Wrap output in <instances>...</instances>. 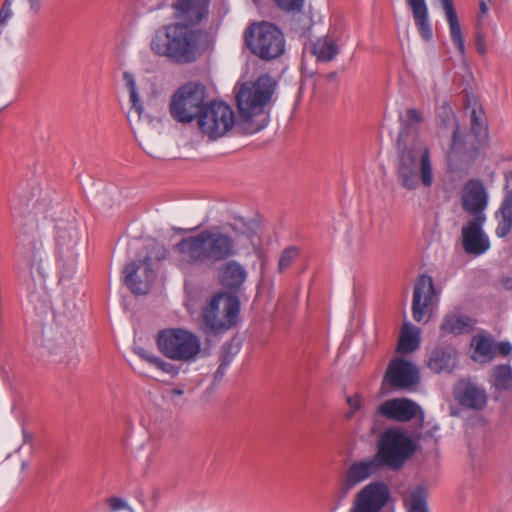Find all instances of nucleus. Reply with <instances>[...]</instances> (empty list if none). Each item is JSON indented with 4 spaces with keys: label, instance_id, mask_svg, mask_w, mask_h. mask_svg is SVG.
Listing matches in <instances>:
<instances>
[{
    "label": "nucleus",
    "instance_id": "423d86ee",
    "mask_svg": "<svg viewBox=\"0 0 512 512\" xmlns=\"http://www.w3.org/2000/svg\"><path fill=\"white\" fill-rule=\"evenodd\" d=\"M156 342L160 352L174 361L194 362L201 353L200 338L182 328H167L159 331Z\"/></svg>",
    "mask_w": 512,
    "mask_h": 512
},
{
    "label": "nucleus",
    "instance_id": "f257e3e1",
    "mask_svg": "<svg viewBox=\"0 0 512 512\" xmlns=\"http://www.w3.org/2000/svg\"><path fill=\"white\" fill-rule=\"evenodd\" d=\"M256 224L242 218L226 227L210 228L181 239L173 246L177 265L182 270L212 266L238 253V248L255 245Z\"/></svg>",
    "mask_w": 512,
    "mask_h": 512
},
{
    "label": "nucleus",
    "instance_id": "7ed1b4c3",
    "mask_svg": "<svg viewBox=\"0 0 512 512\" xmlns=\"http://www.w3.org/2000/svg\"><path fill=\"white\" fill-rule=\"evenodd\" d=\"M397 178L407 190H416L423 185L430 188L434 183V168L429 146L415 140L400 150L397 162Z\"/></svg>",
    "mask_w": 512,
    "mask_h": 512
},
{
    "label": "nucleus",
    "instance_id": "0eeeda50",
    "mask_svg": "<svg viewBox=\"0 0 512 512\" xmlns=\"http://www.w3.org/2000/svg\"><path fill=\"white\" fill-rule=\"evenodd\" d=\"M416 451L415 442L399 429H388L380 436L374 457L381 468L401 469Z\"/></svg>",
    "mask_w": 512,
    "mask_h": 512
},
{
    "label": "nucleus",
    "instance_id": "37998d69",
    "mask_svg": "<svg viewBox=\"0 0 512 512\" xmlns=\"http://www.w3.org/2000/svg\"><path fill=\"white\" fill-rule=\"evenodd\" d=\"M28 4L27 13L31 18L38 17L44 8V0H26Z\"/></svg>",
    "mask_w": 512,
    "mask_h": 512
},
{
    "label": "nucleus",
    "instance_id": "5fc2aeb1",
    "mask_svg": "<svg viewBox=\"0 0 512 512\" xmlns=\"http://www.w3.org/2000/svg\"><path fill=\"white\" fill-rule=\"evenodd\" d=\"M266 125H267V123H264V124H262V125H259L257 128L253 129V130H252V132L259 131V130H261L262 128H264Z\"/></svg>",
    "mask_w": 512,
    "mask_h": 512
},
{
    "label": "nucleus",
    "instance_id": "6ab92c4d",
    "mask_svg": "<svg viewBox=\"0 0 512 512\" xmlns=\"http://www.w3.org/2000/svg\"><path fill=\"white\" fill-rule=\"evenodd\" d=\"M377 413L392 421L409 422L418 415L423 420L424 413L421 407L407 398H394L382 402L377 408Z\"/></svg>",
    "mask_w": 512,
    "mask_h": 512
},
{
    "label": "nucleus",
    "instance_id": "6e6552de",
    "mask_svg": "<svg viewBox=\"0 0 512 512\" xmlns=\"http://www.w3.org/2000/svg\"><path fill=\"white\" fill-rule=\"evenodd\" d=\"M275 86L274 80L268 75L236 86L235 98L242 118L248 120L262 114L274 93Z\"/></svg>",
    "mask_w": 512,
    "mask_h": 512
},
{
    "label": "nucleus",
    "instance_id": "9d476101",
    "mask_svg": "<svg viewBox=\"0 0 512 512\" xmlns=\"http://www.w3.org/2000/svg\"><path fill=\"white\" fill-rule=\"evenodd\" d=\"M206 97L205 87L196 82H189L181 86L173 95L169 110L171 116L180 123H190L199 118L204 107Z\"/></svg>",
    "mask_w": 512,
    "mask_h": 512
},
{
    "label": "nucleus",
    "instance_id": "a878e982",
    "mask_svg": "<svg viewBox=\"0 0 512 512\" xmlns=\"http://www.w3.org/2000/svg\"><path fill=\"white\" fill-rule=\"evenodd\" d=\"M443 10L445 12L446 20L449 25V33L454 47L459 52L460 56L464 59L466 55V47L463 37L462 28L458 20L456 10L453 6L452 0H440Z\"/></svg>",
    "mask_w": 512,
    "mask_h": 512
},
{
    "label": "nucleus",
    "instance_id": "c9c22d12",
    "mask_svg": "<svg viewBox=\"0 0 512 512\" xmlns=\"http://www.w3.org/2000/svg\"><path fill=\"white\" fill-rule=\"evenodd\" d=\"M105 504L108 506V512H118L121 510H127L128 512H135L134 509L128 504V502L121 497L112 496L105 500Z\"/></svg>",
    "mask_w": 512,
    "mask_h": 512
},
{
    "label": "nucleus",
    "instance_id": "7c9ffc66",
    "mask_svg": "<svg viewBox=\"0 0 512 512\" xmlns=\"http://www.w3.org/2000/svg\"><path fill=\"white\" fill-rule=\"evenodd\" d=\"M312 51L318 61L329 62L338 55L339 47L332 38L322 37L315 41Z\"/></svg>",
    "mask_w": 512,
    "mask_h": 512
},
{
    "label": "nucleus",
    "instance_id": "f704fd0d",
    "mask_svg": "<svg viewBox=\"0 0 512 512\" xmlns=\"http://www.w3.org/2000/svg\"><path fill=\"white\" fill-rule=\"evenodd\" d=\"M346 403L349 407L346 412V418L352 419L364 408V400L362 395L355 393L346 397Z\"/></svg>",
    "mask_w": 512,
    "mask_h": 512
},
{
    "label": "nucleus",
    "instance_id": "4be33fe9",
    "mask_svg": "<svg viewBox=\"0 0 512 512\" xmlns=\"http://www.w3.org/2000/svg\"><path fill=\"white\" fill-rule=\"evenodd\" d=\"M475 324L474 318L463 313L460 308H456L444 315L439 328L440 336L468 334L474 329Z\"/></svg>",
    "mask_w": 512,
    "mask_h": 512
},
{
    "label": "nucleus",
    "instance_id": "72a5a7b5",
    "mask_svg": "<svg viewBox=\"0 0 512 512\" xmlns=\"http://www.w3.org/2000/svg\"><path fill=\"white\" fill-rule=\"evenodd\" d=\"M471 128L477 136L487 134V123L484 112L481 108L474 107L471 112Z\"/></svg>",
    "mask_w": 512,
    "mask_h": 512
},
{
    "label": "nucleus",
    "instance_id": "ddd939ff",
    "mask_svg": "<svg viewBox=\"0 0 512 512\" xmlns=\"http://www.w3.org/2000/svg\"><path fill=\"white\" fill-rule=\"evenodd\" d=\"M381 469V466L374 456L353 462L348 467L336 488L335 498L337 504H340L344 499H346L349 493L356 486L369 479L371 476L379 473Z\"/></svg>",
    "mask_w": 512,
    "mask_h": 512
},
{
    "label": "nucleus",
    "instance_id": "8fccbe9b",
    "mask_svg": "<svg viewBox=\"0 0 512 512\" xmlns=\"http://www.w3.org/2000/svg\"><path fill=\"white\" fill-rule=\"evenodd\" d=\"M137 354L142 358L144 359L145 361H147L148 363L154 365V361L152 360L153 358H158V356L146 351L145 349L143 348H139L137 349Z\"/></svg>",
    "mask_w": 512,
    "mask_h": 512
},
{
    "label": "nucleus",
    "instance_id": "f03ea898",
    "mask_svg": "<svg viewBox=\"0 0 512 512\" xmlns=\"http://www.w3.org/2000/svg\"><path fill=\"white\" fill-rule=\"evenodd\" d=\"M198 35L195 30L181 23H170L156 30L151 50L176 64L194 62L197 58Z\"/></svg>",
    "mask_w": 512,
    "mask_h": 512
},
{
    "label": "nucleus",
    "instance_id": "3c124183",
    "mask_svg": "<svg viewBox=\"0 0 512 512\" xmlns=\"http://www.w3.org/2000/svg\"><path fill=\"white\" fill-rule=\"evenodd\" d=\"M480 10H481V13H483V14H485L488 10L487 5L483 1L480 2Z\"/></svg>",
    "mask_w": 512,
    "mask_h": 512
},
{
    "label": "nucleus",
    "instance_id": "09e8293b",
    "mask_svg": "<svg viewBox=\"0 0 512 512\" xmlns=\"http://www.w3.org/2000/svg\"><path fill=\"white\" fill-rule=\"evenodd\" d=\"M137 354L142 358L144 359L145 361H147L148 363L154 365V361L152 360L153 358H158V356L146 351L145 349L143 348H139L137 349Z\"/></svg>",
    "mask_w": 512,
    "mask_h": 512
},
{
    "label": "nucleus",
    "instance_id": "c85d7f7f",
    "mask_svg": "<svg viewBox=\"0 0 512 512\" xmlns=\"http://www.w3.org/2000/svg\"><path fill=\"white\" fill-rule=\"evenodd\" d=\"M408 5L412 9L415 24L421 36L429 41L432 36V28L428 18V8L425 0H407Z\"/></svg>",
    "mask_w": 512,
    "mask_h": 512
},
{
    "label": "nucleus",
    "instance_id": "2f4dec72",
    "mask_svg": "<svg viewBox=\"0 0 512 512\" xmlns=\"http://www.w3.org/2000/svg\"><path fill=\"white\" fill-rule=\"evenodd\" d=\"M492 385L498 391L512 389V368L510 365H499L494 368Z\"/></svg>",
    "mask_w": 512,
    "mask_h": 512
},
{
    "label": "nucleus",
    "instance_id": "4c0bfd02",
    "mask_svg": "<svg viewBox=\"0 0 512 512\" xmlns=\"http://www.w3.org/2000/svg\"><path fill=\"white\" fill-rule=\"evenodd\" d=\"M298 256V249L296 247H289L285 249L279 259V270L287 269Z\"/></svg>",
    "mask_w": 512,
    "mask_h": 512
},
{
    "label": "nucleus",
    "instance_id": "dca6fc26",
    "mask_svg": "<svg viewBox=\"0 0 512 512\" xmlns=\"http://www.w3.org/2000/svg\"><path fill=\"white\" fill-rule=\"evenodd\" d=\"M388 498L387 485L383 482H372L357 494L350 512H380Z\"/></svg>",
    "mask_w": 512,
    "mask_h": 512
},
{
    "label": "nucleus",
    "instance_id": "5701e85b",
    "mask_svg": "<svg viewBox=\"0 0 512 512\" xmlns=\"http://www.w3.org/2000/svg\"><path fill=\"white\" fill-rule=\"evenodd\" d=\"M219 283L226 289L237 291L247 278L245 267L235 260L223 263L217 272Z\"/></svg>",
    "mask_w": 512,
    "mask_h": 512
},
{
    "label": "nucleus",
    "instance_id": "de8ad7c7",
    "mask_svg": "<svg viewBox=\"0 0 512 512\" xmlns=\"http://www.w3.org/2000/svg\"><path fill=\"white\" fill-rule=\"evenodd\" d=\"M501 354L502 356H508L512 352V345L508 341H502L496 344V353Z\"/></svg>",
    "mask_w": 512,
    "mask_h": 512
},
{
    "label": "nucleus",
    "instance_id": "a19ab883",
    "mask_svg": "<svg viewBox=\"0 0 512 512\" xmlns=\"http://www.w3.org/2000/svg\"><path fill=\"white\" fill-rule=\"evenodd\" d=\"M154 366L159 369L160 371L170 374V375H176L178 374V368L169 362H166L165 360L158 358H153Z\"/></svg>",
    "mask_w": 512,
    "mask_h": 512
},
{
    "label": "nucleus",
    "instance_id": "a18cd8bd",
    "mask_svg": "<svg viewBox=\"0 0 512 512\" xmlns=\"http://www.w3.org/2000/svg\"><path fill=\"white\" fill-rule=\"evenodd\" d=\"M475 46L479 54L485 55L487 53L486 36L481 31H477L475 34Z\"/></svg>",
    "mask_w": 512,
    "mask_h": 512
},
{
    "label": "nucleus",
    "instance_id": "b1692460",
    "mask_svg": "<svg viewBox=\"0 0 512 512\" xmlns=\"http://www.w3.org/2000/svg\"><path fill=\"white\" fill-rule=\"evenodd\" d=\"M454 392L457 401L464 407L478 410L486 405L485 391L470 382H459Z\"/></svg>",
    "mask_w": 512,
    "mask_h": 512
},
{
    "label": "nucleus",
    "instance_id": "2eb2a0df",
    "mask_svg": "<svg viewBox=\"0 0 512 512\" xmlns=\"http://www.w3.org/2000/svg\"><path fill=\"white\" fill-rule=\"evenodd\" d=\"M384 382L393 388L407 390L418 384L419 371L414 363L395 358L387 368Z\"/></svg>",
    "mask_w": 512,
    "mask_h": 512
},
{
    "label": "nucleus",
    "instance_id": "f8f14e48",
    "mask_svg": "<svg viewBox=\"0 0 512 512\" xmlns=\"http://www.w3.org/2000/svg\"><path fill=\"white\" fill-rule=\"evenodd\" d=\"M198 124L201 131L211 139L225 136L235 124L232 108L223 101H213L205 106Z\"/></svg>",
    "mask_w": 512,
    "mask_h": 512
},
{
    "label": "nucleus",
    "instance_id": "bb28decb",
    "mask_svg": "<svg viewBox=\"0 0 512 512\" xmlns=\"http://www.w3.org/2000/svg\"><path fill=\"white\" fill-rule=\"evenodd\" d=\"M456 364L457 351L451 346L436 347L428 360V367L435 373L451 372Z\"/></svg>",
    "mask_w": 512,
    "mask_h": 512
},
{
    "label": "nucleus",
    "instance_id": "9b49d317",
    "mask_svg": "<svg viewBox=\"0 0 512 512\" xmlns=\"http://www.w3.org/2000/svg\"><path fill=\"white\" fill-rule=\"evenodd\" d=\"M167 255V249L156 244L143 260L133 261L126 265L123 271L124 284L134 294L143 295L148 293L156 276L152 268V260L160 261L165 259Z\"/></svg>",
    "mask_w": 512,
    "mask_h": 512
},
{
    "label": "nucleus",
    "instance_id": "ea45409f",
    "mask_svg": "<svg viewBox=\"0 0 512 512\" xmlns=\"http://www.w3.org/2000/svg\"><path fill=\"white\" fill-rule=\"evenodd\" d=\"M437 116L441 119L442 124L445 126H447L449 123L455 122L453 110L447 103H443L437 108Z\"/></svg>",
    "mask_w": 512,
    "mask_h": 512
},
{
    "label": "nucleus",
    "instance_id": "e433bc0d",
    "mask_svg": "<svg viewBox=\"0 0 512 512\" xmlns=\"http://www.w3.org/2000/svg\"><path fill=\"white\" fill-rule=\"evenodd\" d=\"M409 512H428L426 500L421 491L413 492Z\"/></svg>",
    "mask_w": 512,
    "mask_h": 512
},
{
    "label": "nucleus",
    "instance_id": "cd10ccee",
    "mask_svg": "<svg viewBox=\"0 0 512 512\" xmlns=\"http://www.w3.org/2000/svg\"><path fill=\"white\" fill-rule=\"evenodd\" d=\"M421 331L410 322H405L401 328L397 351L400 354H409L417 350L420 346Z\"/></svg>",
    "mask_w": 512,
    "mask_h": 512
},
{
    "label": "nucleus",
    "instance_id": "a211bd4d",
    "mask_svg": "<svg viewBox=\"0 0 512 512\" xmlns=\"http://www.w3.org/2000/svg\"><path fill=\"white\" fill-rule=\"evenodd\" d=\"M210 0H172L173 16L178 23L192 28L198 25L209 14Z\"/></svg>",
    "mask_w": 512,
    "mask_h": 512
},
{
    "label": "nucleus",
    "instance_id": "603ef678",
    "mask_svg": "<svg viewBox=\"0 0 512 512\" xmlns=\"http://www.w3.org/2000/svg\"><path fill=\"white\" fill-rule=\"evenodd\" d=\"M183 393H184V391L182 389L176 388V389L172 390V394L177 395V396H181Z\"/></svg>",
    "mask_w": 512,
    "mask_h": 512
},
{
    "label": "nucleus",
    "instance_id": "c756f323",
    "mask_svg": "<svg viewBox=\"0 0 512 512\" xmlns=\"http://www.w3.org/2000/svg\"><path fill=\"white\" fill-rule=\"evenodd\" d=\"M495 216L498 221L495 234L497 237L503 238L510 233L512 228V192L507 193Z\"/></svg>",
    "mask_w": 512,
    "mask_h": 512
},
{
    "label": "nucleus",
    "instance_id": "39448f33",
    "mask_svg": "<svg viewBox=\"0 0 512 512\" xmlns=\"http://www.w3.org/2000/svg\"><path fill=\"white\" fill-rule=\"evenodd\" d=\"M240 313V301L231 293H216L203 307L201 320L207 331L223 333L232 328Z\"/></svg>",
    "mask_w": 512,
    "mask_h": 512
},
{
    "label": "nucleus",
    "instance_id": "79ce46f5",
    "mask_svg": "<svg viewBox=\"0 0 512 512\" xmlns=\"http://www.w3.org/2000/svg\"><path fill=\"white\" fill-rule=\"evenodd\" d=\"M13 0H5L0 9V27L5 25L13 16L12 11Z\"/></svg>",
    "mask_w": 512,
    "mask_h": 512
},
{
    "label": "nucleus",
    "instance_id": "412c9836",
    "mask_svg": "<svg viewBox=\"0 0 512 512\" xmlns=\"http://www.w3.org/2000/svg\"><path fill=\"white\" fill-rule=\"evenodd\" d=\"M487 200L486 189L479 180L472 179L466 183L462 194L465 211L473 215L474 218L485 216L483 212L487 206Z\"/></svg>",
    "mask_w": 512,
    "mask_h": 512
},
{
    "label": "nucleus",
    "instance_id": "1a4fd4ad",
    "mask_svg": "<svg viewBox=\"0 0 512 512\" xmlns=\"http://www.w3.org/2000/svg\"><path fill=\"white\" fill-rule=\"evenodd\" d=\"M245 39L250 50L264 60L276 59L285 51V38L282 31L269 22L250 26L245 33Z\"/></svg>",
    "mask_w": 512,
    "mask_h": 512
},
{
    "label": "nucleus",
    "instance_id": "864d4df0",
    "mask_svg": "<svg viewBox=\"0 0 512 512\" xmlns=\"http://www.w3.org/2000/svg\"><path fill=\"white\" fill-rule=\"evenodd\" d=\"M224 370H225V368H224L223 364H221L219 366L218 370H217V374L223 375L224 374Z\"/></svg>",
    "mask_w": 512,
    "mask_h": 512
},
{
    "label": "nucleus",
    "instance_id": "6e6d98bb",
    "mask_svg": "<svg viewBox=\"0 0 512 512\" xmlns=\"http://www.w3.org/2000/svg\"><path fill=\"white\" fill-rule=\"evenodd\" d=\"M510 178H512V171L506 174V179L509 180Z\"/></svg>",
    "mask_w": 512,
    "mask_h": 512
},
{
    "label": "nucleus",
    "instance_id": "aec40b11",
    "mask_svg": "<svg viewBox=\"0 0 512 512\" xmlns=\"http://www.w3.org/2000/svg\"><path fill=\"white\" fill-rule=\"evenodd\" d=\"M485 221V216H479L462 227V244L468 254L482 255L490 248L489 238L483 231Z\"/></svg>",
    "mask_w": 512,
    "mask_h": 512
},
{
    "label": "nucleus",
    "instance_id": "58836bf2",
    "mask_svg": "<svg viewBox=\"0 0 512 512\" xmlns=\"http://www.w3.org/2000/svg\"><path fill=\"white\" fill-rule=\"evenodd\" d=\"M464 151V136L461 133L458 125H454L451 153L461 154Z\"/></svg>",
    "mask_w": 512,
    "mask_h": 512
},
{
    "label": "nucleus",
    "instance_id": "393cba45",
    "mask_svg": "<svg viewBox=\"0 0 512 512\" xmlns=\"http://www.w3.org/2000/svg\"><path fill=\"white\" fill-rule=\"evenodd\" d=\"M471 358L481 364L491 362L496 355V342L488 333L474 335L470 342Z\"/></svg>",
    "mask_w": 512,
    "mask_h": 512
},
{
    "label": "nucleus",
    "instance_id": "20e7f679",
    "mask_svg": "<svg viewBox=\"0 0 512 512\" xmlns=\"http://www.w3.org/2000/svg\"><path fill=\"white\" fill-rule=\"evenodd\" d=\"M55 256L60 281L71 279L76 273L78 246L81 235L76 220L60 219L55 225Z\"/></svg>",
    "mask_w": 512,
    "mask_h": 512
},
{
    "label": "nucleus",
    "instance_id": "c03bdc74",
    "mask_svg": "<svg viewBox=\"0 0 512 512\" xmlns=\"http://www.w3.org/2000/svg\"><path fill=\"white\" fill-rule=\"evenodd\" d=\"M278 6L287 11L300 9L304 0H275Z\"/></svg>",
    "mask_w": 512,
    "mask_h": 512
},
{
    "label": "nucleus",
    "instance_id": "473e14b6",
    "mask_svg": "<svg viewBox=\"0 0 512 512\" xmlns=\"http://www.w3.org/2000/svg\"><path fill=\"white\" fill-rule=\"evenodd\" d=\"M123 80L125 82V86L129 92V100L131 104V108L136 112L138 117L140 118L144 107L140 100V96L136 87V81L134 75L128 71L123 73Z\"/></svg>",
    "mask_w": 512,
    "mask_h": 512
},
{
    "label": "nucleus",
    "instance_id": "4468645a",
    "mask_svg": "<svg viewBox=\"0 0 512 512\" xmlns=\"http://www.w3.org/2000/svg\"><path fill=\"white\" fill-rule=\"evenodd\" d=\"M438 302L433 279L427 274L420 275L414 284L412 315L416 322L424 320L434 303Z\"/></svg>",
    "mask_w": 512,
    "mask_h": 512
},
{
    "label": "nucleus",
    "instance_id": "49530a36",
    "mask_svg": "<svg viewBox=\"0 0 512 512\" xmlns=\"http://www.w3.org/2000/svg\"><path fill=\"white\" fill-rule=\"evenodd\" d=\"M406 118L408 125H418L422 122L423 117L419 110L415 108H409L406 111Z\"/></svg>",
    "mask_w": 512,
    "mask_h": 512
},
{
    "label": "nucleus",
    "instance_id": "f3484780",
    "mask_svg": "<svg viewBox=\"0 0 512 512\" xmlns=\"http://www.w3.org/2000/svg\"><path fill=\"white\" fill-rule=\"evenodd\" d=\"M23 257L35 283L41 287L44 286L49 274L50 263L43 242L36 239L30 241Z\"/></svg>",
    "mask_w": 512,
    "mask_h": 512
}]
</instances>
